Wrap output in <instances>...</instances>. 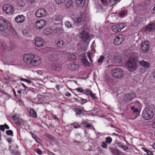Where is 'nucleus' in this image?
Listing matches in <instances>:
<instances>
[{
    "label": "nucleus",
    "instance_id": "ddd939ff",
    "mask_svg": "<svg viewBox=\"0 0 155 155\" xmlns=\"http://www.w3.org/2000/svg\"><path fill=\"white\" fill-rule=\"evenodd\" d=\"M34 43L36 46L40 47L42 46L44 44L43 40L39 38L35 37L34 39Z\"/></svg>",
    "mask_w": 155,
    "mask_h": 155
},
{
    "label": "nucleus",
    "instance_id": "cd10ccee",
    "mask_svg": "<svg viewBox=\"0 0 155 155\" xmlns=\"http://www.w3.org/2000/svg\"><path fill=\"white\" fill-rule=\"evenodd\" d=\"M65 42L62 40H59L57 43V46L59 48H62L63 47Z\"/></svg>",
    "mask_w": 155,
    "mask_h": 155
},
{
    "label": "nucleus",
    "instance_id": "a19ab883",
    "mask_svg": "<svg viewBox=\"0 0 155 155\" xmlns=\"http://www.w3.org/2000/svg\"><path fill=\"white\" fill-rule=\"evenodd\" d=\"M116 3L115 0H109V4L110 5L113 6Z\"/></svg>",
    "mask_w": 155,
    "mask_h": 155
},
{
    "label": "nucleus",
    "instance_id": "72a5a7b5",
    "mask_svg": "<svg viewBox=\"0 0 155 155\" xmlns=\"http://www.w3.org/2000/svg\"><path fill=\"white\" fill-rule=\"evenodd\" d=\"M133 113L134 115H135L136 117L139 116L140 115V112L138 109L136 108L135 109L133 110Z\"/></svg>",
    "mask_w": 155,
    "mask_h": 155
},
{
    "label": "nucleus",
    "instance_id": "6ab92c4d",
    "mask_svg": "<svg viewBox=\"0 0 155 155\" xmlns=\"http://www.w3.org/2000/svg\"><path fill=\"white\" fill-rule=\"evenodd\" d=\"M139 65L146 68H148L150 67V64L148 61H146L143 60H142L139 61Z\"/></svg>",
    "mask_w": 155,
    "mask_h": 155
},
{
    "label": "nucleus",
    "instance_id": "c9c22d12",
    "mask_svg": "<svg viewBox=\"0 0 155 155\" xmlns=\"http://www.w3.org/2000/svg\"><path fill=\"white\" fill-rule=\"evenodd\" d=\"M81 125L83 124L84 127L86 128H89L91 127V125L89 124L86 121L82 122L81 123Z\"/></svg>",
    "mask_w": 155,
    "mask_h": 155
},
{
    "label": "nucleus",
    "instance_id": "680f3d73",
    "mask_svg": "<svg viewBox=\"0 0 155 155\" xmlns=\"http://www.w3.org/2000/svg\"><path fill=\"white\" fill-rule=\"evenodd\" d=\"M125 13V12L124 11H120L119 13V14L120 16H122L124 15Z\"/></svg>",
    "mask_w": 155,
    "mask_h": 155
},
{
    "label": "nucleus",
    "instance_id": "9d476101",
    "mask_svg": "<svg viewBox=\"0 0 155 155\" xmlns=\"http://www.w3.org/2000/svg\"><path fill=\"white\" fill-rule=\"evenodd\" d=\"M124 27V25L123 23H121L113 25L111 29L114 32H117L120 31Z\"/></svg>",
    "mask_w": 155,
    "mask_h": 155
},
{
    "label": "nucleus",
    "instance_id": "37998d69",
    "mask_svg": "<svg viewBox=\"0 0 155 155\" xmlns=\"http://www.w3.org/2000/svg\"><path fill=\"white\" fill-rule=\"evenodd\" d=\"M89 96L93 99L95 100L97 98V97L96 96V94H93L92 92L90 94Z\"/></svg>",
    "mask_w": 155,
    "mask_h": 155
},
{
    "label": "nucleus",
    "instance_id": "6e6d98bb",
    "mask_svg": "<svg viewBox=\"0 0 155 155\" xmlns=\"http://www.w3.org/2000/svg\"><path fill=\"white\" fill-rule=\"evenodd\" d=\"M12 154L15 155H20L19 152L17 150H15L13 151L12 153Z\"/></svg>",
    "mask_w": 155,
    "mask_h": 155
},
{
    "label": "nucleus",
    "instance_id": "473e14b6",
    "mask_svg": "<svg viewBox=\"0 0 155 155\" xmlns=\"http://www.w3.org/2000/svg\"><path fill=\"white\" fill-rule=\"evenodd\" d=\"M47 137L50 140L51 142H55L56 141V140L54 138V137L51 135H48Z\"/></svg>",
    "mask_w": 155,
    "mask_h": 155
},
{
    "label": "nucleus",
    "instance_id": "1a4fd4ad",
    "mask_svg": "<svg viewBox=\"0 0 155 155\" xmlns=\"http://www.w3.org/2000/svg\"><path fill=\"white\" fill-rule=\"evenodd\" d=\"M47 14L46 10L44 8L38 9L36 11L35 15L38 18H41L45 16Z\"/></svg>",
    "mask_w": 155,
    "mask_h": 155
},
{
    "label": "nucleus",
    "instance_id": "f257e3e1",
    "mask_svg": "<svg viewBox=\"0 0 155 155\" xmlns=\"http://www.w3.org/2000/svg\"><path fill=\"white\" fill-rule=\"evenodd\" d=\"M39 57L32 54H25L23 57V60L25 62L29 64H31L33 66L38 64V60L39 61Z\"/></svg>",
    "mask_w": 155,
    "mask_h": 155
},
{
    "label": "nucleus",
    "instance_id": "4be33fe9",
    "mask_svg": "<svg viewBox=\"0 0 155 155\" xmlns=\"http://www.w3.org/2000/svg\"><path fill=\"white\" fill-rule=\"evenodd\" d=\"M123 41V39L120 38L118 36L115 37L114 39V43L115 45H118L122 42Z\"/></svg>",
    "mask_w": 155,
    "mask_h": 155
},
{
    "label": "nucleus",
    "instance_id": "dca6fc26",
    "mask_svg": "<svg viewBox=\"0 0 155 155\" xmlns=\"http://www.w3.org/2000/svg\"><path fill=\"white\" fill-rule=\"evenodd\" d=\"M81 59L82 61V63L83 65H88L89 64V62L87 61L85 53L82 54L81 55Z\"/></svg>",
    "mask_w": 155,
    "mask_h": 155
},
{
    "label": "nucleus",
    "instance_id": "bb28decb",
    "mask_svg": "<svg viewBox=\"0 0 155 155\" xmlns=\"http://www.w3.org/2000/svg\"><path fill=\"white\" fill-rule=\"evenodd\" d=\"M111 151L112 153L115 155H120L121 154V152L119 151V150L117 149H111Z\"/></svg>",
    "mask_w": 155,
    "mask_h": 155
},
{
    "label": "nucleus",
    "instance_id": "0e129e2a",
    "mask_svg": "<svg viewBox=\"0 0 155 155\" xmlns=\"http://www.w3.org/2000/svg\"><path fill=\"white\" fill-rule=\"evenodd\" d=\"M87 56L89 58V60H90L91 62H92V61L91 59L90 53L87 52Z\"/></svg>",
    "mask_w": 155,
    "mask_h": 155
},
{
    "label": "nucleus",
    "instance_id": "49530a36",
    "mask_svg": "<svg viewBox=\"0 0 155 155\" xmlns=\"http://www.w3.org/2000/svg\"><path fill=\"white\" fill-rule=\"evenodd\" d=\"M114 60L116 62H119L121 61L120 59L117 57H115Z\"/></svg>",
    "mask_w": 155,
    "mask_h": 155
},
{
    "label": "nucleus",
    "instance_id": "052dcab7",
    "mask_svg": "<svg viewBox=\"0 0 155 155\" xmlns=\"http://www.w3.org/2000/svg\"><path fill=\"white\" fill-rule=\"evenodd\" d=\"M12 138H9L6 139V140L9 143H11L12 142Z\"/></svg>",
    "mask_w": 155,
    "mask_h": 155
},
{
    "label": "nucleus",
    "instance_id": "79ce46f5",
    "mask_svg": "<svg viewBox=\"0 0 155 155\" xmlns=\"http://www.w3.org/2000/svg\"><path fill=\"white\" fill-rule=\"evenodd\" d=\"M144 151L147 153L148 155H153V153L151 151L145 149H144Z\"/></svg>",
    "mask_w": 155,
    "mask_h": 155
},
{
    "label": "nucleus",
    "instance_id": "774afa93",
    "mask_svg": "<svg viewBox=\"0 0 155 155\" xmlns=\"http://www.w3.org/2000/svg\"><path fill=\"white\" fill-rule=\"evenodd\" d=\"M151 12L153 14L155 13V7H154L151 10Z\"/></svg>",
    "mask_w": 155,
    "mask_h": 155
},
{
    "label": "nucleus",
    "instance_id": "2f4dec72",
    "mask_svg": "<svg viewBox=\"0 0 155 155\" xmlns=\"http://www.w3.org/2000/svg\"><path fill=\"white\" fill-rule=\"evenodd\" d=\"M54 31L58 35L62 34L63 32V30L61 28L57 27L55 29Z\"/></svg>",
    "mask_w": 155,
    "mask_h": 155
},
{
    "label": "nucleus",
    "instance_id": "4468645a",
    "mask_svg": "<svg viewBox=\"0 0 155 155\" xmlns=\"http://www.w3.org/2000/svg\"><path fill=\"white\" fill-rule=\"evenodd\" d=\"M136 97V94L132 93L127 94L124 96V99L126 101H131L134 98Z\"/></svg>",
    "mask_w": 155,
    "mask_h": 155
},
{
    "label": "nucleus",
    "instance_id": "5701e85b",
    "mask_svg": "<svg viewBox=\"0 0 155 155\" xmlns=\"http://www.w3.org/2000/svg\"><path fill=\"white\" fill-rule=\"evenodd\" d=\"M138 57V54L135 53H132L130 56V58L129 60H132V61L137 62Z\"/></svg>",
    "mask_w": 155,
    "mask_h": 155
},
{
    "label": "nucleus",
    "instance_id": "393cba45",
    "mask_svg": "<svg viewBox=\"0 0 155 155\" xmlns=\"http://www.w3.org/2000/svg\"><path fill=\"white\" fill-rule=\"evenodd\" d=\"M73 2L71 0H69L67 1L65 5V7L66 8L70 9L72 6Z\"/></svg>",
    "mask_w": 155,
    "mask_h": 155
},
{
    "label": "nucleus",
    "instance_id": "4d7b16f0",
    "mask_svg": "<svg viewBox=\"0 0 155 155\" xmlns=\"http://www.w3.org/2000/svg\"><path fill=\"white\" fill-rule=\"evenodd\" d=\"M101 2L104 4L105 5L107 4V0H101Z\"/></svg>",
    "mask_w": 155,
    "mask_h": 155
},
{
    "label": "nucleus",
    "instance_id": "e2e57ef3",
    "mask_svg": "<svg viewBox=\"0 0 155 155\" xmlns=\"http://www.w3.org/2000/svg\"><path fill=\"white\" fill-rule=\"evenodd\" d=\"M107 143L104 142H103L101 144V146L102 147L104 148H106L107 147Z\"/></svg>",
    "mask_w": 155,
    "mask_h": 155
},
{
    "label": "nucleus",
    "instance_id": "f03ea898",
    "mask_svg": "<svg viewBox=\"0 0 155 155\" xmlns=\"http://www.w3.org/2000/svg\"><path fill=\"white\" fill-rule=\"evenodd\" d=\"M142 116L143 118L146 120H149L151 119L153 117H155L152 108H146L142 112Z\"/></svg>",
    "mask_w": 155,
    "mask_h": 155
},
{
    "label": "nucleus",
    "instance_id": "7c9ffc66",
    "mask_svg": "<svg viewBox=\"0 0 155 155\" xmlns=\"http://www.w3.org/2000/svg\"><path fill=\"white\" fill-rule=\"evenodd\" d=\"M30 115L35 118L37 117V115L35 111L33 109H31L29 112Z\"/></svg>",
    "mask_w": 155,
    "mask_h": 155
},
{
    "label": "nucleus",
    "instance_id": "338daca9",
    "mask_svg": "<svg viewBox=\"0 0 155 155\" xmlns=\"http://www.w3.org/2000/svg\"><path fill=\"white\" fill-rule=\"evenodd\" d=\"M114 67V66L112 65H110L108 66V68L109 69H113V67Z\"/></svg>",
    "mask_w": 155,
    "mask_h": 155
},
{
    "label": "nucleus",
    "instance_id": "c756f323",
    "mask_svg": "<svg viewBox=\"0 0 155 155\" xmlns=\"http://www.w3.org/2000/svg\"><path fill=\"white\" fill-rule=\"evenodd\" d=\"M63 16L61 15L56 16L54 19V21H56L61 22L62 20Z\"/></svg>",
    "mask_w": 155,
    "mask_h": 155
},
{
    "label": "nucleus",
    "instance_id": "a211bd4d",
    "mask_svg": "<svg viewBox=\"0 0 155 155\" xmlns=\"http://www.w3.org/2000/svg\"><path fill=\"white\" fill-rule=\"evenodd\" d=\"M155 29V25L154 23L149 24L148 26L145 28V31L150 32Z\"/></svg>",
    "mask_w": 155,
    "mask_h": 155
},
{
    "label": "nucleus",
    "instance_id": "e433bc0d",
    "mask_svg": "<svg viewBox=\"0 0 155 155\" xmlns=\"http://www.w3.org/2000/svg\"><path fill=\"white\" fill-rule=\"evenodd\" d=\"M76 58V56L73 54H70L69 57V59L71 61H73Z\"/></svg>",
    "mask_w": 155,
    "mask_h": 155
},
{
    "label": "nucleus",
    "instance_id": "f704fd0d",
    "mask_svg": "<svg viewBox=\"0 0 155 155\" xmlns=\"http://www.w3.org/2000/svg\"><path fill=\"white\" fill-rule=\"evenodd\" d=\"M23 122V120L21 118H19L15 122V124L16 125H20L22 124Z\"/></svg>",
    "mask_w": 155,
    "mask_h": 155
},
{
    "label": "nucleus",
    "instance_id": "9b49d317",
    "mask_svg": "<svg viewBox=\"0 0 155 155\" xmlns=\"http://www.w3.org/2000/svg\"><path fill=\"white\" fill-rule=\"evenodd\" d=\"M46 24V21L44 19L38 20L36 22L35 27L37 29L43 28Z\"/></svg>",
    "mask_w": 155,
    "mask_h": 155
},
{
    "label": "nucleus",
    "instance_id": "0eeeda50",
    "mask_svg": "<svg viewBox=\"0 0 155 155\" xmlns=\"http://www.w3.org/2000/svg\"><path fill=\"white\" fill-rule=\"evenodd\" d=\"M59 52L58 51H54L50 53L48 58L51 61H56L59 58Z\"/></svg>",
    "mask_w": 155,
    "mask_h": 155
},
{
    "label": "nucleus",
    "instance_id": "de8ad7c7",
    "mask_svg": "<svg viewBox=\"0 0 155 155\" xmlns=\"http://www.w3.org/2000/svg\"><path fill=\"white\" fill-rule=\"evenodd\" d=\"M19 118L17 116L14 115L12 117V119H13L15 122Z\"/></svg>",
    "mask_w": 155,
    "mask_h": 155
},
{
    "label": "nucleus",
    "instance_id": "8fccbe9b",
    "mask_svg": "<svg viewBox=\"0 0 155 155\" xmlns=\"http://www.w3.org/2000/svg\"><path fill=\"white\" fill-rule=\"evenodd\" d=\"M56 2L58 4H60L64 3L65 0H56Z\"/></svg>",
    "mask_w": 155,
    "mask_h": 155
},
{
    "label": "nucleus",
    "instance_id": "423d86ee",
    "mask_svg": "<svg viewBox=\"0 0 155 155\" xmlns=\"http://www.w3.org/2000/svg\"><path fill=\"white\" fill-rule=\"evenodd\" d=\"M8 21L2 18H0V31H3L6 29L8 27Z\"/></svg>",
    "mask_w": 155,
    "mask_h": 155
},
{
    "label": "nucleus",
    "instance_id": "3c124183",
    "mask_svg": "<svg viewBox=\"0 0 155 155\" xmlns=\"http://www.w3.org/2000/svg\"><path fill=\"white\" fill-rule=\"evenodd\" d=\"M119 147H121L123 150H127L128 149V147H126V146H124L123 145H121V146H119Z\"/></svg>",
    "mask_w": 155,
    "mask_h": 155
},
{
    "label": "nucleus",
    "instance_id": "603ef678",
    "mask_svg": "<svg viewBox=\"0 0 155 155\" xmlns=\"http://www.w3.org/2000/svg\"><path fill=\"white\" fill-rule=\"evenodd\" d=\"M80 101H81L80 103L82 104L87 102V101L86 99H84L82 98H81Z\"/></svg>",
    "mask_w": 155,
    "mask_h": 155
},
{
    "label": "nucleus",
    "instance_id": "09e8293b",
    "mask_svg": "<svg viewBox=\"0 0 155 155\" xmlns=\"http://www.w3.org/2000/svg\"><path fill=\"white\" fill-rule=\"evenodd\" d=\"M6 133L8 135H12L13 134V131L11 130H6Z\"/></svg>",
    "mask_w": 155,
    "mask_h": 155
},
{
    "label": "nucleus",
    "instance_id": "5fc2aeb1",
    "mask_svg": "<svg viewBox=\"0 0 155 155\" xmlns=\"http://www.w3.org/2000/svg\"><path fill=\"white\" fill-rule=\"evenodd\" d=\"M32 137L36 141L38 139H39L38 137L35 134H32Z\"/></svg>",
    "mask_w": 155,
    "mask_h": 155
},
{
    "label": "nucleus",
    "instance_id": "b1692460",
    "mask_svg": "<svg viewBox=\"0 0 155 155\" xmlns=\"http://www.w3.org/2000/svg\"><path fill=\"white\" fill-rule=\"evenodd\" d=\"M68 67L71 69V70H75L78 68V65L74 63H71L70 64Z\"/></svg>",
    "mask_w": 155,
    "mask_h": 155
},
{
    "label": "nucleus",
    "instance_id": "f8f14e48",
    "mask_svg": "<svg viewBox=\"0 0 155 155\" xmlns=\"http://www.w3.org/2000/svg\"><path fill=\"white\" fill-rule=\"evenodd\" d=\"M85 14L83 13H81L80 15H78L75 19L74 21L77 23H79L82 22L84 21L85 20Z\"/></svg>",
    "mask_w": 155,
    "mask_h": 155
},
{
    "label": "nucleus",
    "instance_id": "13d9d810",
    "mask_svg": "<svg viewBox=\"0 0 155 155\" xmlns=\"http://www.w3.org/2000/svg\"><path fill=\"white\" fill-rule=\"evenodd\" d=\"M68 52L66 51H60L59 52V54H67Z\"/></svg>",
    "mask_w": 155,
    "mask_h": 155
},
{
    "label": "nucleus",
    "instance_id": "ea45409f",
    "mask_svg": "<svg viewBox=\"0 0 155 155\" xmlns=\"http://www.w3.org/2000/svg\"><path fill=\"white\" fill-rule=\"evenodd\" d=\"M105 58V57L103 56H101L100 58L98 60V62L99 63H101Z\"/></svg>",
    "mask_w": 155,
    "mask_h": 155
},
{
    "label": "nucleus",
    "instance_id": "6e6552de",
    "mask_svg": "<svg viewBox=\"0 0 155 155\" xmlns=\"http://www.w3.org/2000/svg\"><path fill=\"white\" fill-rule=\"evenodd\" d=\"M3 9L5 13L8 15L12 14L14 12L13 8L9 4L4 5L3 6Z\"/></svg>",
    "mask_w": 155,
    "mask_h": 155
},
{
    "label": "nucleus",
    "instance_id": "a18cd8bd",
    "mask_svg": "<svg viewBox=\"0 0 155 155\" xmlns=\"http://www.w3.org/2000/svg\"><path fill=\"white\" fill-rule=\"evenodd\" d=\"M75 90H77L78 91L81 93H83L84 91V90L82 88L80 87L76 89Z\"/></svg>",
    "mask_w": 155,
    "mask_h": 155
},
{
    "label": "nucleus",
    "instance_id": "20e7f679",
    "mask_svg": "<svg viewBox=\"0 0 155 155\" xmlns=\"http://www.w3.org/2000/svg\"><path fill=\"white\" fill-rule=\"evenodd\" d=\"M112 74L113 77L116 79H120L124 76L123 70L120 68H115L112 71Z\"/></svg>",
    "mask_w": 155,
    "mask_h": 155
},
{
    "label": "nucleus",
    "instance_id": "c85d7f7f",
    "mask_svg": "<svg viewBox=\"0 0 155 155\" xmlns=\"http://www.w3.org/2000/svg\"><path fill=\"white\" fill-rule=\"evenodd\" d=\"M74 111L76 112V116H77L78 114H82L84 112V111L83 110L79 108H74Z\"/></svg>",
    "mask_w": 155,
    "mask_h": 155
},
{
    "label": "nucleus",
    "instance_id": "7ed1b4c3",
    "mask_svg": "<svg viewBox=\"0 0 155 155\" xmlns=\"http://www.w3.org/2000/svg\"><path fill=\"white\" fill-rule=\"evenodd\" d=\"M150 46V43L148 41L146 40L142 42L140 45V50L143 53H148Z\"/></svg>",
    "mask_w": 155,
    "mask_h": 155
},
{
    "label": "nucleus",
    "instance_id": "69168bd1",
    "mask_svg": "<svg viewBox=\"0 0 155 155\" xmlns=\"http://www.w3.org/2000/svg\"><path fill=\"white\" fill-rule=\"evenodd\" d=\"M65 95L67 97H70L71 96V94L68 92H66Z\"/></svg>",
    "mask_w": 155,
    "mask_h": 155
},
{
    "label": "nucleus",
    "instance_id": "c03bdc74",
    "mask_svg": "<svg viewBox=\"0 0 155 155\" xmlns=\"http://www.w3.org/2000/svg\"><path fill=\"white\" fill-rule=\"evenodd\" d=\"M112 140V139L111 137H107L106 138V141L107 143L110 144Z\"/></svg>",
    "mask_w": 155,
    "mask_h": 155
},
{
    "label": "nucleus",
    "instance_id": "864d4df0",
    "mask_svg": "<svg viewBox=\"0 0 155 155\" xmlns=\"http://www.w3.org/2000/svg\"><path fill=\"white\" fill-rule=\"evenodd\" d=\"M75 128H78L81 127V124L80 125L78 124H75L73 126Z\"/></svg>",
    "mask_w": 155,
    "mask_h": 155
},
{
    "label": "nucleus",
    "instance_id": "aec40b11",
    "mask_svg": "<svg viewBox=\"0 0 155 155\" xmlns=\"http://www.w3.org/2000/svg\"><path fill=\"white\" fill-rule=\"evenodd\" d=\"M141 18L139 16H136L133 21L132 25L134 27L137 26L138 24L140 22Z\"/></svg>",
    "mask_w": 155,
    "mask_h": 155
},
{
    "label": "nucleus",
    "instance_id": "58836bf2",
    "mask_svg": "<svg viewBox=\"0 0 155 155\" xmlns=\"http://www.w3.org/2000/svg\"><path fill=\"white\" fill-rule=\"evenodd\" d=\"M65 25L66 27L68 28H71L72 27L71 23L68 21L65 22Z\"/></svg>",
    "mask_w": 155,
    "mask_h": 155
},
{
    "label": "nucleus",
    "instance_id": "a878e982",
    "mask_svg": "<svg viewBox=\"0 0 155 155\" xmlns=\"http://www.w3.org/2000/svg\"><path fill=\"white\" fill-rule=\"evenodd\" d=\"M85 0H76L75 3L78 6L82 7L84 4Z\"/></svg>",
    "mask_w": 155,
    "mask_h": 155
},
{
    "label": "nucleus",
    "instance_id": "412c9836",
    "mask_svg": "<svg viewBox=\"0 0 155 155\" xmlns=\"http://www.w3.org/2000/svg\"><path fill=\"white\" fill-rule=\"evenodd\" d=\"M25 20V18L22 15H18L15 18V21L17 23H21L23 22Z\"/></svg>",
    "mask_w": 155,
    "mask_h": 155
},
{
    "label": "nucleus",
    "instance_id": "2eb2a0df",
    "mask_svg": "<svg viewBox=\"0 0 155 155\" xmlns=\"http://www.w3.org/2000/svg\"><path fill=\"white\" fill-rule=\"evenodd\" d=\"M89 35L87 33L83 31L81 32L79 35V37L82 39L84 42L86 41L89 38Z\"/></svg>",
    "mask_w": 155,
    "mask_h": 155
},
{
    "label": "nucleus",
    "instance_id": "f3484780",
    "mask_svg": "<svg viewBox=\"0 0 155 155\" xmlns=\"http://www.w3.org/2000/svg\"><path fill=\"white\" fill-rule=\"evenodd\" d=\"M51 68L53 70L55 71H59L61 69V67L57 62L53 63L51 65Z\"/></svg>",
    "mask_w": 155,
    "mask_h": 155
},
{
    "label": "nucleus",
    "instance_id": "39448f33",
    "mask_svg": "<svg viewBox=\"0 0 155 155\" xmlns=\"http://www.w3.org/2000/svg\"><path fill=\"white\" fill-rule=\"evenodd\" d=\"M126 66L129 71H133L137 68V62L132 60H129L126 62Z\"/></svg>",
    "mask_w": 155,
    "mask_h": 155
},
{
    "label": "nucleus",
    "instance_id": "4c0bfd02",
    "mask_svg": "<svg viewBox=\"0 0 155 155\" xmlns=\"http://www.w3.org/2000/svg\"><path fill=\"white\" fill-rule=\"evenodd\" d=\"M91 91L89 89H86L84 90L83 94L87 95H89L90 93H91Z\"/></svg>",
    "mask_w": 155,
    "mask_h": 155
},
{
    "label": "nucleus",
    "instance_id": "bf43d9fd",
    "mask_svg": "<svg viewBox=\"0 0 155 155\" xmlns=\"http://www.w3.org/2000/svg\"><path fill=\"white\" fill-rule=\"evenodd\" d=\"M0 129L2 131H4L5 130V127L3 125H0Z\"/></svg>",
    "mask_w": 155,
    "mask_h": 155
}]
</instances>
